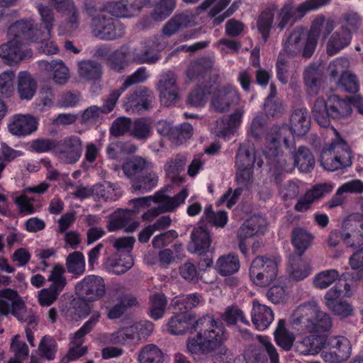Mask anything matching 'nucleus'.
<instances>
[{
	"label": "nucleus",
	"mask_w": 363,
	"mask_h": 363,
	"mask_svg": "<svg viewBox=\"0 0 363 363\" xmlns=\"http://www.w3.org/2000/svg\"><path fill=\"white\" fill-rule=\"evenodd\" d=\"M333 24H312L308 32H306L302 26H298L289 36V46L294 48V52L303 50V56L311 57L317 46L319 37L325 39L333 31Z\"/></svg>",
	"instance_id": "20e7f679"
},
{
	"label": "nucleus",
	"mask_w": 363,
	"mask_h": 363,
	"mask_svg": "<svg viewBox=\"0 0 363 363\" xmlns=\"http://www.w3.org/2000/svg\"><path fill=\"white\" fill-rule=\"evenodd\" d=\"M180 276L189 282L198 281V272L196 266L190 261H186L179 267Z\"/></svg>",
	"instance_id": "774afa93"
},
{
	"label": "nucleus",
	"mask_w": 363,
	"mask_h": 363,
	"mask_svg": "<svg viewBox=\"0 0 363 363\" xmlns=\"http://www.w3.org/2000/svg\"><path fill=\"white\" fill-rule=\"evenodd\" d=\"M149 315L157 320L162 318L166 311L167 299L162 293H155L149 298Z\"/></svg>",
	"instance_id": "37998d69"
},
{
	"label": "nucleus",
	"mask_w": 363,
	"mask_h": 363,
	"mask_svg": "<svg viewBox=\"0 0 363 363\" xmlns=\"http://www.w3.org/2000/svg\"><path fill=\"white\" fill-rule=\"evenodd\" d=\"M352 39V33L347 26H342L340 28L334 32L327 44V53L333 55L340 50L347 46Z\"/></svg>",
	"instance_id": "c756f323"
},
{
	"label": "nucleus",
	"mask_w": 363,
	"mask_h": 363,
	"mask_svg": "<svg viewBox=\"0 0 363 363\" xmlns=\"http://www.w3.org/2000/svg\"><path fill=\"white\" fill-rule=\"evenodd\" d=\"M209 231L204 226L194 228L191 233V241L188 245V250L191 253L200 255L209 250L211 245Z\"/></svg>",
	"instance_id": "b1692460"
},
{
	"label": "nucleus",
	"mask_w": 363,
	"mask_h": 363,
	"mask_svg": "<svg viewBox=\"0 0 363 363\" xmlns=\"http://www.w3.org/2000/svg\"><path fill=\"white\" fill-rule=\"evenodd\" d=\"M337 86L349 93H356L359 90V82L356 75L348 72H344L341 74Z\"/></svg>",
	"instance_id": "052dcab7"
},
{
	"label": "nucleus",
	"mask_w": 363,
	"mask_h": 363,
	"mask_svg": "<svg viewBox=\"0 0 363 363\" xmlns=\"http://www.w3.org/2000/svg\"><path fill=\"white\" fill-rule=\"evenodd\" d=\"M139 226L136 210H118L111 215L107 228L110 232L124 229L126 233H133Z\"/></svg>",
	"instance_id": "4be33fe9"
},
{
	"label": "nucleus",
	"mask_w": 363,
	"mask_h": 363,
	"mask_svg": "<svg viewBox=\"0 0 363 363\" xmlns=\"http://www.w3.org/2000/svg\"><path fill=\"white\" fill-rule=\"evenodd\" d=\"M100 314H94L77 332L74 333V336L72 338L70 344L72 347L69 348V350L67 354L66 358L67 361L75 360L77 358L83 356L87 352V347H82L84 343V336L90 333L96 323L99 321Z\"/></svg>",
	"instance_id": "412c9836"
},
{
	"label": "nucleus",
	"mask_w": 363,
	"mask_h": 363,
	"mask_svg": "<svg viewBox=\"0 0 363 363\" xmlns=\"http://www.w3.org/2000/svg\"><path fill=\"white\" fill-rule=\"evenodd\" d=\"M340 238L345 245L357 248L363 245V218L358 215H350L342 223Z\"/></svg>",
	"instance_id": "2eb2a0df"
},
{
	"label": "nucleus",
	"mask_w": 363,
	"mask_h": 363,
	"mask_svg": "<svg viewBox=\"0 0 363 363\" xmlns=\"http://www.w3.org/2000/svg\"><path fill=\"white\" fill-rule=\"evenodd\" d=\"M85 7L94 23L113 21L118 18H129L138 14L135 6L131 3L130 7L121 1L108 3L103 7L96 8L92 5V0L85 1Z\"/></svg>",
	"instance_id": "0eeeda50"
},
{
	"label": "nucleus",
	"mask_w": 363,
	"mask_h": 363,
	"mask_svg": "<svg viewBox=\"0 0 363 363\" xmlns=\"http://www.w3.org/2000/svg\"><path fill=\"white\" fill-rule=\"evenodd\" d=\"M176 4L177 0H160L156 2L150 13L152 19L157 22L164 21L173 13Z\"/></svg>",
	"instance_id": "c03bdc74"
},
{
	"label": "nucleus",
	"mask_w": 363,
	"mask_h": 363,
	"mask_svg": "<svg viewBox=\"0 0 363 363\" xmlns=\"http://www.w3.org/2000/svg\"><path fill=\"white\" fill-rule=\"evenodd\" d=\"M79 77L86 81H96L102 75L101 65L94 60H84L79 63Z\"/></svg>",
	"instance_id": "a19ab883"
},
{
	"label": "nucleus",
	"mask_w": 363,
	"mask_h": 363,
	"mask_svg": "<svg viewBox=\"0 0 363 363\" xmlns=\"http://www.w3.org/2000/svg\"><path fill=\"white\" fill-rule=\"evenodd\" d=\"M152 132V122L146 118H140L131 122L130 135L139 140H146Z\"/></svg>",
	"instance_id": "09e8293b"
},
{
	"label": "nucleus",
	"mask_w": 363,
	"mask_h": 363,
	"mask_svg": "<svg viewBox=\"0 0 363 363\" xmlns=\"http://www.w3.org/2000/svg\"><path fill=\"white\" fill-rule=\"evenodd\" d=\"M340 277L337 269H331L321 271L315 276L313 284L316 289H325L337 279H340Z\"/></svg>",
	"instance_id": "3c124183"
},
{
	"label": "nucleus",
	"mask_w": 363,
	"mask_h": 363,
	"mask_svg": "<svg viewBox=\"0 0 363 363\" xmlns=\"http://www.w3.org/2000/svg\"><path fill=\"white\" fill-rule=\"evenodd\" d=\"M321 356L325 362L340 363L351 355L350 341L343 336L325 337V345Z\"/></svg>",
	"instance_id": "9b49d317"
},
{
	"label": "nucleus",
	"mask_w": 363,
	"mask_h": 363,
	"mask_svg": "<svg viewBox=\"0 0 363 363\" xmlns=\"http://www.w3.org/2000/svg\"><path fill=\"white\" fill-rule=\"evenodd\" d=\"M17 0H0V21L4 23H30L25 18H18L16 10L8 8Z\"/></svg>",
	"instance_id": "603ef678"
},
{
	"label": "nucleus",
	"mask_w": 363,
	"mask_h": 363,
	"mask_svg": "<svg viewBox=\"0 0 363 363\" xmlns=\"http://www.w3.org/2000/svg\"><path fill=\"white\" fill-rule=\"evenodd\" d=\"M186 157L181 154L176 155L169 158L164 164V169L167 177L175 184L183 182L180 173L184 170L186 164Z\"/></svg>",
	"instance_id": "2f4dec72"
},
{
	"label": "nucleus",
	"mask_w": 363,
	"mask_h": 363,
	"mask_svg": "<svg viewBox=\"0 0 363 363\" xmlns=\"http://www.w3.org/2000/svg\"><path fill=\"white\" fill-rule=\"evenodd\" d=\"M38 121L30 115H16L9 124V132L16 136L29 135L37 130Z\"/></svg>",
	"instance_id": "a878e982"
},
{
	"label": "nucleus",
	"mask_w": 363,
	"mask_h": 363,
	"mask_svg": "<svg viewBox=\"0 0 363 363\" xmlns=\"http://www.w3.org/2000/svg\"><path fill=\"white\" fill-rule=\"evenodd\" d=\"M278 266L270 257L257 256L251 264L249 276L250 279L259 286L269 285L277 277Z\"/></svg>",
	"instance_id": "1a4fd4ad"
},
{
	"label": "nucleus",
	"mask_w": 363,
	"mask_h": 363,
	"mask_svg": "<svg viewBox=\"0 0 363 363\" xmlns=\"http://www.w3.org/2000/svg\"><path fill=\"white\" fill-rule=\"evenodd\" d=\"M210 93L208 89L198 87L189 95V104L195 107L202 106L206 101V96Z\"/></svg>",
	"instance_id": "338daca9"
},
{
	"label": "nucleus",
	"mask_w": 363,
	"mask_h": 363,
	"mask_svg": "<svg viewBox=\"0 0 363 363\" xmlns=\"http://www.w3.org/2000/svg\"><path fill=\"white\" fill-rule=\"evenodd\" d=\"M158 177L153 172L152 167L135 179L132 186L135 190L141 191L143 193L147 192L157 186Z\"/></svg>",
	"instance_id": "a18cd8bd"
},
{
	"label": "nucleus",
	"mask_w": 363,
	"mask_h": 363,
	"mask_svg": "<svg viewBox=\"0 0 363 363\" xmlns=\"http://www.w3.org/2000/svg\"><path fill=\"white\" fill-rule=\"evenodd\" d=\"M337 134V138L330 143V150L336 154L338 161L341 164V168L349 167L352 164V155L349 145L342 140L337 130L334 129Z\"/></svg>",
	"instance_id": "4c0bfd02"
},
{
	"label": "nucleus",
	"mask_w": 363,
	"mask_h": 363,
	"mask_svg": "<svg viewBox=\"0 0 363 363\" xmlns=\"http://www.w3.org/2000/svg\"><path fill=\"white\" fill-rule=\"evenodd\" d=\"M137 359L139 363H163L164 354L157 345L149 344L139 350Z\"/></svg>",
	"instance_id": "79ce46f5"
},
{
	"label": "nucleus",
	"mask_w": 363,
	"mask_h": 363,
	"mask_svg": "<svg viewBox=\"0 0 363 363\" xmlns=\"http://www.w3.org/2000/svg\"><path fill=\"white\" fill-rule=\"evenodd\" d=\"M131 119L127 117H118L112 123L110 128V133L114 137L124 135L130 132Z\"/></svg>",
	"instance_id": "0e129e2a"
},
{
	"label": "nucleus",
	"mask_w": 363,
	"mask_h": 363,
	"mask_svg": "<svg viewBox=\"0 0 363 363\" xmlns=\"http://www.w3.org/2000/svg\"><path fill=\"white\" fill-rule=\"evenodd\" d=\"M0 313L3 315L12 314L21 322H27L29 325L36 324V318L32 311H27L25 302L16 290L4 289L0 290Z\"/></svg>",
	"instance_id": "423d86ee"
},
{
	"label": "nucleus",
	"mask_w": 363,
	"mask_h": 363,
	"mask_svg": "<svg viewBox=\"0 0 363 363\" xmlns=\"http://www.w3.org/2000/svg\"><path fill=\"white\" fill-rule=\"evenodd\" d=\"M320 79V73L317 66L311 65L305 69L303 80L309 95L314 96L318 94Z\"/></svg>",
	"instance_id": "8fccbe9b"
},
{
	"label": "nucleus",
	"mask_w": 363,
	"mask_h": 363,
	"mask_svg": "<svg viewBox=\"0 0 363 363\" xmlns=\"http://www.w3.org/2000/svg\"><path fill=\"white\" fill-rule=\"evenodd\" d=\"M134 339V330L132 327L121 328L109 335V342L112 345H125Z\"/></svg>",
	"instance_id": "e2e57ef3"
},
{
	"label": "nucleus",
	"mask_w": 363,
	"mask_h": 363,
	"mask_svg": "<svg viewBox=\"0 0 363 363\" xmlns=\"http://www.w3.org/2000/svg\"><path fill=\"white\" fill-rule=\"evenodd\" d=\"M129 53V48L127 45H122L110 55L107 59L106 65L116 72H122L128 65L127 57Z\"/></svg>",
	"instance_id": "ea45409f"
},
{
	"label": "nucleus",
	"mask_w": 363,
	"mask_h": 363,
	"mask_svg": "<svg viewBox=\"0 0 363 363\" xmlns=\"http://www.w3.org/2000/svg\"><path fill=\"white\" fill-rule=\"evenodd\" d=\"M298 10V6L295 8L292 2L286 3L278 12L277 18L279 23H289L291 20L300 21L306 13H299Z\"/></svg>",
	"instance_id": "6e6d98bb"
},
{
	"label": "nucleus",
	"mask_w": 363,
	"mask_h": 363,
	"mask_svg": "<svg viewBox=\"0 0 363 363\" xmlns=\"http://www.w3.org/2000/svg\"><path fill=\"white\" fill-rule=\"evenodd\" d=\"M65 273V269L63 266L60 264H55L48 279V281L52 282L50 287L61 293L67 284V280L64 276Z\"/></svg>",
	"instance_id": "5fc2aeb1"
},
{
	"label": "nucleus",
	"mask_w": 363,
	"mask_h": 363,
	"mask_svg": "<svg viewBox=\"0 0 363 363\" xmlns=\"http://www.w3.org/2000/svg\"><path fill=\"white\" fill-rule=\"evenodd\" d=\"M152 167L150 162L140 156L133 157L128 160L122 165L124 174L130 179L131 184L135 179L144 174Z\"/></svg>",
	"instance_id": "c85d7f7f"
},
{
	"label": "nucleus",
	"mask_w": 363,
	"mask_h": 363,
	"mask_svg": "<svg viewBox=\"0 0 363 363\" xmlns=\"http://www.w3.org/2000/svg\"><path fill=\"white\" fill-rule=\"evenodd\" d=\"M66 267L68 272L81 275L85 271V258L79 251L70 253L66 259Z\"/></svg>",
	"instance_id": "864d4df0"
},
{
	"label": "nucleus",
	"mask_w": 363,
	"mask_h": 363,
	"mask_svg": "<svg viewBox=\"0 0 363 363\" xmlns=\"http://www.w3.org/2000/svg\"><path fill=\"white\" fill-rule=\"evenodd\" d=\"M37 82L27 71H22L18 75L17 92L21 100H30L35 94Z\"/></svg>",
	"instance_id": "7c9ffc66"
},
{
	"label": "nucleus",
	"mask_w": 363,
	"mask_h": 363,
	"mask_svg": "<svg viewBox=\"0 0 363 363\" xmlns=\"http://www.w3.org/2000/svg\"><path fill=\"white\" fill-rule=\"evenodd\" d=\"M325 345V336L311 335L305 337L295 345L296 351L301 355H314L318 354Z\"/></svg>",
	"instance_id": "cd10ccee"
},
{
	"label": "nucleus",
	"mask_w": 363,
	"mask_h": 363,
	"mask_svg": "<svg viewBox=\"0 0 363 363\" xmlns=\"http://www.w3.org/2000/svg\"><path fill=\"white\" fill-rule=\"evenodd\" d=\"M311 127V118L306 108H298L294 111L291 116L290 128L288 127L291 134L290 140H294L293 134L298 136L306 135Z\"/></svg>",
	"instance_id": "393cba45"
},
{
	"label": "nucleus",
	"mask_w": 363,
	"mask_h": 363,
	"mask_svg": "<svg viewBox=\"0 0 363 363\" xmlns=\"http://www.w3.org/2000/svg\"><path fill=\"white\" fill-rule=\"evenodd\" d=\"M7 35L11 40L0 45V57L5 64L13 66L19 63L25 57L21 44L26 43L10 36L8 32Z\"/></svg>",
	"instance_id": "5701e85b"
},
{
	"label": "nucleus",
	"mask_w": 363,
	"mask_h": 363,
	"mask_svg": "<svg viewBox=\"0 0 363 363\" xmlns=\"http://www.w3.org/2000/svg\"><path fill=\"white\" fill-rule=\"evenodd\" d=\"M255 162V150L254 144L246 141L240 145L238 150L235 165L237 168L253 167Z\"/></svg>",
	"instance_id": "c9c22d12"
},
{
	"label": "nucleus",
	"mask_w": 363,
	"mask_h": 363,
	"mask_svg": "<svg viewBox=\"0 0 363 363\" xmlns=\"http://www.w3.org/2000/svg\"><path fill=\"white\" fill-rule=\"evenodd\" d=\"M75 292L82 301L91 303L99 301L105 294V281L99 276L88 275L76 284Z\"/></svg>",
	"instance_id": "ddd939ff"
},
{
	"label": "nucleus",
	"mask_w": 363,
	"mask_h": 363,
	"mask_svg": "<svg viewBox=\"0 0 363 363\" xmlns=\"http://www.w3.org/2000/svg\"><path fill=\"white\" fill-rule=\"evenodd\" d=\"M252 322L258 330H264L274 320L272 310L257 300L252 301V309L251 312Z\"/></svg>",
	"instance_id": "bb28decb"
},
{
	"label": "nucleus",
	"mask_w": 363,
	"mask_h": 363,
	"mask_svg": "<svg viewBox=\"0 0 363 363\" xmlns=\"http://www.w3.org/2000/svg\"><path fill=\"white\" fill-rule=\"evenodd\" d=\"M187 196L188 191L186 189H183L173 197L166 195L162 191L156 192L152 202L159 203V206L144 213L142 216L143 219L145 220H152L161 213L174 211L184 202Z\"/></svg>",
	"instance_id": "f8f14e48"
},
{
	"label": "nucleus",
	"mask_w": 363,
	"mask_h": 363,
	"mask_svg": "<svg viewBox=\"0 0 363 363\" xmlns=\"http://www.w3.org/2000/svg\"><path fill=\"white\" fill-rule=\"evenodd\" d=\"M82 153V141L77 135H70L57 141L55 156L65 164H73Z\"/></svg>",
	"instance_id": "4468645a"
},
{
	"label": "nucleus",
	"mask_w": 363,
	"mask_h": 363,
	"mask_svg": "<svg viewBox=\"0 0 363 363\" xmlns=\"http://www.w3.org/2000/svg\"><path fill=\"white\" fill-rule=\"evenodd\" d=\"M286 321L284 319L279 320L276 330L274 331L275 340L279 346L286 351L291 349L295 337L294 335L287 331L285 328Z\"/></svg>",
	"instance_id": "de8ad7c7"
},
{
	"label": "nucleus",
	"mask_w": 363,
	"mask_h": 363,
	"mask_svg": "<svg viewBox=\"0 0 363 363\" xmlns=\"http://www.w3.org/2000/svg\"><path fill=\"white\" fill-rule=\"evenodd\" d=\"M267 229V221L262 216L254 215L239 228L241 238H251L262 234Z\"/></svg>",
	"instance_id": "f704fd0d"
},
{
	"label": "nucleus",
	"mask_w": 363,
	"mask_h": 363,
	"mask_svg": "<svg viewBox=\"0 0 363 363\" xmlns=\"http://www.w3.org/2000/svg\"><path fill=\"white\" fill-rule=\"evenodd\" d=\"M337 157L333 152V150H330V145L328 148H324L320 156V163L321 166L328 171H335L341 169V164L338 161Z\"/></svg>",
	"instance_id": "4d7b16f0"
},
{
	"label": "nucleus",
	"mask_w": 363,
	"mask_h": 363,
	"mask_svg": "<svg viewBox=\"0 0 363 363\" xmlns=\"http://www.w3.org/2000/svg\"><path fill=\"white\" fill-rule=\"evenodd\" d=\"M244 113V106L239 105L232 114L224 116L223 118V122L226 125V127L221 133L224 135H226L230 132V130L240 125Z\"/></svg>",
	"instance_id": "680f3d73"
},
{
	"label": "nucleus",
	"mask_w": 363,
	"mask_h": 363,
	"mask_svg": "<svg viewBox=\"0 0 363 363\" xmlns=\"http://www.w3.org/2000/svg\"><path fill=\"white\" fill-rule=\"evenodd\" d=\"M240 104V96L238 90L230 84L218 89L213 94L211 105L220 112H227L230 108L237 107Z\"/></svg>",
	"instance_id": "aec40b11"
},
{
	"label": "nucleus",
	"mask_w": 363,
	"mask_h": 363,
	"mask_svg": "<svg viewBox=\"0 0 363 363\" xmlns=\"http://www.w3.org/2000/svg\"><path fill=\"white\" fill-rule=\"evenodd\" d=\"M296 321L309 333L329 331L332 328V318L319 309L315 301L301 304L296 311Z\"/></svg>",
	"instance_id": "39448f33"
},
{
	"label": "nucleus",
	"mask_w": 363,
	"mask_h": 363,
	"mask_svg": "<svg viewBox=\"0 0 363 363\" xmlns=\"http://www.w3.org/2000/svg\"><path fill=\"white\" fill-rule=\"evenodd\" d=\"M177 77L172 71L163 72L157 83V90L159 92L160 102L165 106H169L176 103L179 99V88Z\"/></svg>",
	"instance_id": "f3484780"
},
{
	"label": "nucleus",
	"mask_w": 363,
	"mask_h": 363,
	"mask_svg": "<svg viewBox=\"0 0 363 363\" xmlns=\"http://www.w3.org/2000/svg\"><path fill=\"white\" fill-rule=\"evenodd\" d=\"M93 35L104 40L121 38L125 33L123 24H91Z\"/></svg>",
	"instance_id": "473e14b6"
},
{
	"label": "nucleus",
	"mask_w": 363,
	"mask_h": 363,
	"mask_svg": "<svg viewBox=\"0 0 363 363\" xmlns=\"http://www.w3.org/2000/svg\"><path fill=\"white\" fill-rule=\"evenodd\" d=\"M204 216L206 221L218 228H223L228 222V215L225 211H219L215 213L212 205H208L204 209Z\"/></svg>",
	"instance_id": "bf43d9fd"
},
{
	"label": "nucleus",
	"mask_w": 363,
	"mask_h": 363,
	"mask_svg": "<svg viewBox=\"0 0 363 363\" xmlns=\"http://www.w3.org/2000/svg\"><path fill=\"white\" fill-rule=\"evenodd\" d=\"M213 65V62L208 57H202L191 62L186 71V75L190 80H196L203 77Z\"/></svg>",
	"instance_id": "49530a36"
},
{
	"label": "nucleus",
	"mask_w": 363,
	"mask_h": 363,
	"mask_svg": "<svg viewBox=\"0 0 363 363\" xmlns=\"http://www.w3.org/2000/svg\"><path fill=\"white\" fill-rule=\"evenodd\" d=\"M15 73L8 69L0 74V96L10 98L14 91L13 79Z\"/></svg>",
	"instance_id": "13d9d810"
},
{
	"label": "nucleus",
	"mask_w": 363,
	"mask_h": 363,
	"mask_svg": "<svg viewBox=\"0 0 363 363\" xmlns=\"http://www.w3.org/2000/svg\"><path fill=\"white\" fill-rule=\"evenodd\" d=\"M52 24H10L9 35L20 42L40 43L38 50L45 55H54L57 47L50 42Z\"/></svg>",
	"instance_id": "f03ea898"
},
{
	"label": "nucleus",
	"mask_w": 363,
	"mask_h": 363,
	"mask_svg": "<svg viewBox=\"0 0 363 363\" xmlns=\"http://www.w3.org/2000/svg\"><path fill=\"white\" fill-rule=\"evenodd\" d=\"M56 11L67 23H78L79 12L72 0H52Z\"/></svg>",
	"instance_id": "58836bf2"
},
{
	"label": "nucleus",
	"mask_w": 363,
	"mask_h": 363,
	"mask_svg": "<svg viewBox=\"0 0 363 363\" xmlns=\"http://www.w3.org/2000/svg\"><path fill=\"white\" fill-rule=\"evenodd\" d=\"M350 97L340 98L337 94L330 95L326 100L318 97L313 103L311 113L315 121L322 127L330 125V120L343 119L352 113Z\"/></svg>",
	"instance_id": "7ed1b4c3"
},
{
	"label": "nucleus",
	"mask_w": 363,
	"mask_h": 363,
	"mask_svg": "<svg viewBox=\"0 0 363 363\" xmlns=\"http://www.w3.org/2000/svg\"><path fill=\"white\" fill-rule=\"evenodd\" d=\"M147 78L146 68L144 67L138 68L134 73L125 79L118 89L112 91L108 98L105 99L103 106L100 107L101 112L103 113H108L112 111L122 93L129 86L145 82Z\"/></svg>",
	"instance_id": "6ab92c4d"
},
{
	"label": "nucleus",
	"mask_w": 363,
	"mask_h": 363,
	"mask_svg": "<svg viewBox=\"0 0 363 363\" xmlns=\"http://www.w3.org/2000/svg\"><path fill=\"white\" fill-rule=\"evenodd\" d=\"M313 240V235L305 228L297 227L291 231V243L300 257L312 245Z\"/></svg>",
	"instance_id": "72a5a7b5"
},
{
	"label": "nucleus",
	"mask_w": 363,
	"mask_h": 363,
	"mask_svg": "<svg viewBox=\"0 0 363 363\" xmlns=\"http://www.w3.org/2000/svg\"><path fill=\"white\" fill-rule=\"evenodd\" d=\"M154 99V94L149 88L140 86L126 95L123 106L128 111L143 112L152 108Z\"/></svg>",
	"instance_id": "a211bd4d"
},
{
	"label": "nucleus",
	"mask_w": 363,
	"mask_h": 363,
	"mask_svg": "<svg viewBox=\"0 0 363 363\" xmlns=\"http://www.w3.org/2000/svg\"><path fill=\"white\" fill-rule=\"evenodd\" d=\"M56 342L50 337L44 336L39 345L40 355L48 360L53 359L55 354Z\"/></svg>",
	"instance_id": "69168bd1"
},
{
	"label": "nucleus",
	"mask_w": 363,
	"mask_h": 363,
	"mask_svg": "<svg viewBox=\"0 0 363 363\" xmlns=\"http://www.w3.org/2000/svg\"><path fill=\"white\" fill-rule=\"evenodd\" d=\"M291 156L293 159V163L289 164L284 161V164H281V169L285 172H291L297 167L303 173L311 172L315 167V157L310 150L306 146H299L297 149L294 145V148L289 150Z\"/></svg>",
	"instance_id": "dca6fc26"
},
{
	"label": "nucleus",
	"mask_w": 363,
	"mask_h": 363,
	"mask_svg": "<svg viewBox=\"0 0 363 363\" xmlns=\"http://www.w3.org/2000/svg\"><path fill=\"white\" fill-rule=\"evenodd\" d=\"M290 136L288 126L283 125L279 127L274 134L267 138L263 153L271 165L281 169V164H284L285 160L280 158L282 153L280 143L282 141L286 148L289 150L294 148V140H290Z\"/></svg>",
	"instance_id": "6e6552de"
},
{
	"label": "nucleus",
	"mask_w": 363,
	"mask_h": 363,
	"mask_svg": "<svg viewBox=\"0 0 363 363\" xmlns=\"http://www.w3.org/2000/svg\"><path fill=\"white\" fill-rule=\"evenodd\" d=\"M167 329L172 335L196 333L186 342V349L196 360L214 355L221 358L229 353L223 345L225 328L220 320L212 315H205L196 320L193 314L181 313L169 320Z\"/></svg>",
	"instance_id": "f257e3e1"
},
{
	"label": "nucleus",
	"mask_w": 363,
	"mask_h": 363,
	"mask_svg": "<svg viewBox=\"0 0 363 363\" xmlns=\"http://www.w3.org/2000/svg\"><path fill=\"white\" fill-rule=\"evenodd\" d=\"M166 46L167 43L161 35L149 38L132 51L133 61L140 64H155L161 58L159 52Z\"/></svg>",
	"instance_id": "9d476101"
},
{
	"label": "nucleus",
	"mask_w": 363,
	"mask_h": 363,
	"mask_svg": "<svg viewBox=\"0 0 363 363\" xmlns=\"http://www.w3.org/2000/svg\"><path fill=\"white\" fill-rule=\"evenodd\" d=\"M240 267V260L235 253L220 256L216 263L217 272L224 277L238 272Z\"/></svg>",
	"instance_id": "e433bc0d"
}]
</instances>
